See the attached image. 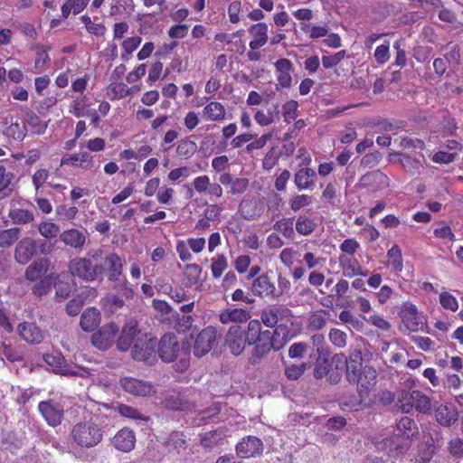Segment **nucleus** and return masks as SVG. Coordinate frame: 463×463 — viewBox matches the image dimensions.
Segmentation results:
<instances>
[{
  "instance_id": "obj_47",
  "label": "nucleus",
  "mask_w": 463,
  "mask_h": 463,
  "mask_svg": "<svg viewBox=\"0 0 463 463\" xmlns=\"http://www.w3.org/2000/svg\"><path fill=\"white\" fill-rule=\"evenodd\" d=\"M130 94L131 89L122 82L110 84L107 91V95L111 100L120 99Z\"/></svg>"
},
{
  "instance_id": "obj_8",
  "label": "nucleus",
  "mask_w": 463,
  "mask_h": 463,
  "mask_svg": "<svg viewBox=\"0 0 463 463\" xmlns=\"http://www.w3.org/2000/svg\"><path fill=\"white\" fill-rule=\"evenodd\" d=\"M156 340L153 337L141 335L131 348V356L134 360L151 363L155 360V348Z\"/></svg>"
},
{
  "instance_id": "obj_7",
  "label": "nucleus",
  "mask_w": 463,
  "mask_h": 463,
  "mask_svg": "<svg viewBox=\"0 0 463 463\" xmlns=\"http://www.w3.org/2000/svg\"><path fill=\"white\" fill-rule=\"evenodd\" d=\"M376 378L377 372L370 365L364 366L357 375V380L354 383L357 384V392L360 397L359 406L369 397V393L376 383Z\"/></svg>"
},
{
  "instance_id": "obj_50",
  "label": "nucleus",
  "mask_w": 463,
  "mask_h": 463,
  "mask_svg": "<svg viewBox=\"0 0 463 463\" xmlns=\"http://www.w3.org/2000/svg\"><path fill=\"white\" fill-rule=\"evenodd\" d=\"M88 107L87 98L85 96L79 97L71 103L69 112L77 118H82L88 115Z\"/></svg>"
},
{
  "instance_id": "obj_6",
  "label": "nucleus",
  "mask_w": 463,
  "mask_h": 463,
  "mask_svg": "<svg viewBox=\"0 0 463 463\" xmlns=\"http://www.w3.org/2000/svg\"><path fill=\"white\" fill-rule=\"evenodd\" d=\"M225 345L232 354L240 355L249 345V326L244 330L240 326H232L225 335Z\"/></svg>"
},
{
  "instance_id": "obj_18",
  "label": "nucleus",
  "mask_w": 463,
  "mask_h": 463,
  "mask_svg": "<svg viewBox=\"0 0 463 463\" xmlns=\"http://www.w3.org/2000/svg\"><path fill=\"white\" fill-rule=\"evenodd\" d=\"M435 419L439 424L449 427L458 420V410L452 403L445 402L439 404L434 411Z\"/></svg>"
},
{
  "instance_id": "obj_45",
  "label": "nucleus",
  "mask_w": 463,
  "mask_h": 463,
  "mask_svg": "<svg viewBox=\"0 0 463 463\" xmlns=\"http://www.w3.org/2000/svg\"><path fill=\"white\" fill-rule=\"evenodd\" d=\"M316 223L310 217L301 214L296 221V230L301 235H309L316 229Z\"/></svg>"
},
{
  "instance_id": "obj_19",
  "label": "nucleus",
  "mask_w": 463,
  "mask_h": 463,
  "mask_svg": "<svg viewBox=\"0 0 463 463\" xmlns=\"http://www.w3.org/2000/svg\"><path fill=\"white\" fill-rule=\"evenodd\" d=\"M17 330L21 338L28 344L37 345L44 339V332L35 323H21Z\"/></svg>"
},
{
  "instance_id": "obj_53",
  "label": "nucleus",
  "mask_w": 463,
  "mask_h": 463,
  "mask_svg": "<svg viewBox=\"0 0 463 463\" xmlns=\"http://www.w3.org/2000/svg\"><path fill=\"white\" fill-rule=\"evenodd\" d=\"M348 289L349 282L344 279H339L333 288L334 294L325 298L324 302H322V305L324 307H330L332 306V301L329 298L331 297L341 298L347 293Z\"/></svg>"
},
{
  "instance_id": "obj_62",
  "label": "nucleus",
  "mask_w": 463,
  "mask_h": 463,
  "mask_svg": "<svg viewBox=\"0 0 463 463\" xmlns=\"http://www.w3.org/2000/svg\"><path fill=\"white\" fill-rule=\"evenodd\" d=\"M439 303L443 308L448 310L455 312L458 309V302L457 298L447 291L440 293Z\"/></svg>"
},
{
  "instance_id": "obj_10",
  "label": "nucleus",
  "mask_w": 463,
  "mask_h": 463,
  "mask_svg": "<svg viewBox=\"0 0 463 463\" xmlns=\"http://www.w3.org/2000/svg\"><path fill=\"white\" fill-rule=\"evenodd\" d=\"M141 335H146L139 328L137 322L135 319L128 320L118 336L117 347L120 351H128L133 347L137 339Z\"/></svg>"
},
{
  "instance_id": "obj_41",
  "label": "nucleus",
  "mask_w": 463,
  "mask_h": 463,
  "mask_svg": "<svg viewBox=\"0 0 463 463\" xmlns=\"http://www.w3.org/2000/svg\"><path fill=\"white\" fill-rule=\"evenodd\" d=\"M90 0H66L61 6V15L68 18L71 13L78 14L88 5Z\"/></svg>"
},
{
  "instance_id": "obj_12",
  "label": "nucleus",
  "mask_w": 463,
  "mask_h": 463,
  "mask_svg": "<svg viewBox=\"0 0 463 463\" xmlns=\"http://www.w3.org/2000/svg\"><path fill=\"white\" fill-rule=\"evenodd\" d=\"M44 362L57 373L68 376H85L89 373L85 370H73L65 364V359L60 353L46 354Z\"/></svg>"
},
{
  "instance_id": "obj_16",
  "label": "nucleus",
  "mask_w": 463,
  "mask_h": 463,
  "mask_svg": "<svg viewBox=\"0 0 463 463\" xmlns=\"http://www.w3.org/2000/svg\"><path fill=\"white\" fill-rule=\"evenodd\" d=\"M216 339V331L213 327L208 326L203 329L196 336L194 345V354L202 357L208 354Z\"/></svg>"
},
{
  "instance_id": "obj_55",
  "label": "nucleus",
  "mask_w": 463,
  "mask_h": 463,
  "mask_svg": "<svg viewBox=\"0 0 463 463\" xmlns=\"http://www.w3.org/2000/svg\"><path fill=\"white\" fill-rule=\"evenodd\" d=\"M27 124L34 134L42 135L47 128V122L43 121L35 113L27 114Z\"/></svg>"
},
{
  "instance_id": "obj_35",
  "label": "nucleus",
  "mask_w": 463,
  "mask_h": 463,
  "mask_svg": "<svg viewBox=\"0 0 463 463\" xmlns=\"http://www.w3.org/2000/svg\"><path fill=\"white\" fill-rule=\"evenodd\" d=\"M226 109L218 101L209 102L203 109V116L211 121L222 122L226 118Z\"/></svg>"
},
{
  "instance_id": "obj_3",
  "label": "nucleus",
  "mask_w": 463,
  "mask_h": 463,
  "mask_svg": "<svg viewBox=\"0 0 463 463\" xmlns=\"http://www.w3.org/2000/svg\"><path fill=\"white\" fill-rule=\"evenodd\" d=\"M69 272L84 281H94L103 272V267L92 264L91 260L87 258L77 257L69 261Z\"/></svg>"
},
{
  "instance_id": "obj_61",
  "label": "nucleus",
  "mask_w": 463,
  "mask_h": 463,
  "mask_svg": "<svg viewBox=\"0 0 463 463\" xmlns=\"http://www.w3.org/2000/svg\"><path fill=\"white\" fill-rule=\"evenodd\" d=\"M52 280V277L51 275L40 279L37 283L33 285L32 288L33 293L37 297H42L47 294L51 290Z\"/></svg>"
},
{
  "instance_id": "obj_64",
  "label": "nucleus",
  "mask_w": 463,
  "mask_h": 463,
  "mask_svg": "<svg viewBox=\"0 0 463 463\" xmlns=\"http://www.w3.org/2000/svg\"><path fill=\"white\" fill-rule=\"evenodd\" d=\"M298 104L296 100H288L282 107V114L287 122H290L298 117Z\"/></svg>"
},
{
  "instance_id": "obj_28",
  "label": "nucleus",
  "mask_w": 463,
  "mask_h": 463,
  "mask_svg": "<svg viewBox=\"0 0 463 463\" xmlns=\"http://www.w3.org/2000/svg\"><path fill=\"white\" fill-rule=\"evenodd\" d=\"M316 172L309 167H302L294 175V183L299 191L312 190L315 186Z\"/></svg>"
},
{
  "instance_id": "obj_52",
  "label": "nucleus",
  "mask_w": 463,
  "mask_h": 463,
  "mask_svg": "<svg viewBox=\"0 0 463 463\" xmlns=\"http://www.w3.org/2000/svg\"><path fill=\"white\" fill-rule=\"evenodd\" d=\"M118 411L121 416L134 420L136 421H147L148 420V417L142 414L137 409H135L131 406L126 405V404H119L118 406Z\"/></svg>"
},
{
  "instance_id": "obj_23",
  "label": "nucleus",
  "mask_w": 463,
  "mask_h": 463,
  "mask_svg": "<svg viewBox=\"0 0 463 463\" xmlns=\"http://www.w3.org/2000/svg\"><path fill=\"white\" fill-rule=\"evenodd\" d=\"M249 33L252 37L249 46L251 50H258L263 47L268 42V25L266 23L260 22L252 24L249 30Z\"/></svg>"
},
{
  "instance_id": "obj_30",
  "label": "nucleus",
  "mask_w": 463,
  "mask_h": 463,
  "mask_svg": "<svg viewBox=\"0 0 463 463\" xmlns=\"http://www.w3.org/2000/svg\"><path fill=\"white\" fill-rule=\"evenodd\" d=\"M165 406L173 411H190L194 409V404L188 397L182 393H173L165 400Z\"/></svg>"
},
{
  "instance_id": "obj_49",
  "label": "nucleus",
  "mask_w": 463,
  "mask_h": 463,
  "mask_svg": "<svg viewBox=\"0 0 463 463\" xmlns=\"http://www.w3.org/2000/svg\"><path fill=\"white\" fill-rule=\"evenodd\" d=\"M39 233L47 240L55 239L60 234V227L52 222H42L38 224Z\"/></svg>"
},
{
  "instance_id": "obj_34",
  "label": "nucleus",
  "mask_w": 463,
  "mask_h": 463,
  "mask_svg": "<svg viewBox=\"0 0 463 463\" xmlns=\"http://www.w3.org/2000/svg\"><path fill=\"white\" fill-rule=\"evenodd\" d=\"M250 317V314L245 308H227L219 315V319L222 324L246 322Z\"/></svg>"
},
{
  "instance_id": "obj_1",
  "label": "nucleus",
  "mask_w": 463,
  "mask_h": 463,
  "mask_svg": "<svg viewBox=\"0 0 463 463\" xmlns=\"http://www.w3.org/2000/svg\"><path fill=\"white\" fill-rule=\"evenodd\" d=\"M99 406L109 409L106 403L97 404L94 401H90L88 404L89 410L92 416L87 420L76 422L71 429L70 437L73 445L80 449H90L99 445L103 439V430L96 423L99 419Z\"/></svg>"
},
{
  "instance_id": "obj_32",
  "label": "nucleus",
  "mask_w": 463,
  "mask_h": 463,
  "mask_svg": "<svg viewBox=\"0 0 463 463\" xmlns=\"http://www.w3.org/2000/svg\"><path fill=\"white\" fill-rule=\"evenodd\" d=\"M61 241L67 246L81 250L86 242V235L77 230L69 229L60 234Z\"/></svg>"
},
{
  "instance_id": "obj_42",
  "label": "nucleus",
  "mask_w": 463,
  "mask_h": 463,
  "mask_svg": "<svg viewBox=\"0 0 463 463\" xmlns=\"http://www.w3.org/2000/svg\"><path fill=\"white\" fill-rule=\"evenodd\" d=\"M4 133L6 137L14 140H22L26 135V128L24 122L16 119L5 128Z\"/></svg>"
},
{
  "instance_id": "obj_44",
  "label": "nucleus",
  "mask_w": 463,
  "mask_h": 463,
  "mask_svg": "<svg viewBox=\"0 0 463 463\" xmlns=\"http://www.w3.org/2000/svg\"><path fill=\"white\" fill-rule=\"evenodd\" d=\"M415 406L414 409L422 414H430L432 410V401L431 399L423 393L422 392L417 390L415 392Z\"/></svg>"
},
{
  "instance_id": "obj_21",
  "label": "nucleus",
  "mask_w": 463,
  "mask_h": 463,
  "mask_svg": "<svg viewBox=\"0 0 463 463\" xmlns=\"http://www.w3.org/2000/svg\"><path fill=\"white\" fill-rule=\"evenodd\" d=\"M109 280L119 283L123 272V260L115 252L109 253L104 259Z\"/></svg>"
},
{
  "instance_id": "obj_58",
  "label": "nucleus",
  "mask_w": 463,
  "mask_h": 463,
  "mask_svg": "<svg viewBox=\"0 0 463 463\" xmlns=\"http://www.w3.org/2000/svg\"><path fill=\"white\" fill-rule=\"evenodd\" d=\"M307 367L306 363L300 364H288L285 365V375L290 381H296L301 377Z\"/></svg>"
},
{
  "instance_id": "obj_2",
  "label": "nucleus",
  "mask_w": 463,
  "mask_h": 463,
  "mask_svg": "<svg viewBox=\"0 0 463 463\" xmlns=\"http://www.w3.org/2000/svg\"><path fill=\"white\" fill-rule=\"evenodd\" d=\"M269 331H261L260 322L252 319L249 322V345H254L250 358L251 364H257L266 357L274 346L269 338Z\"/></svg>"
},
{
  "instance_id": "obj_54",
  "label": "nucleus",
  "mask_w": 463,
  "mask_h": 463,
  "mask_svg": "<svg viewBox=\"0 0 463 463\" xmlns=\"http://www.w3.org/2000/svg\"><path fill=\"white\" fill-rule=\"evenodd\" d=\"M293 225H294L293 219H291V218H288V219L283 218L281 220L277 221L274 223L273 228L277 232L282 233L286 238L291 239L294 236V234H295Z\"/></svg>"
},
{
  "instance_id": "obj_20",
  "label": "nucleus",
  "mask_w": 463,
  "mask_h": 463,
  "mask_svg": "<svg viewBox=\"0 0 463 463\" xmlns=\"http://www.w3.org/2000/svg\"><path fill=\"white\" fill-rule=\"evenodd\" d=\"M339 267L343 271L344 277L354 278L356 276L366 277L368 270L364 269L360 262L353 256L341 255L338 258Z\"/></svg>"
},
{
  "instance_id": "obj_46",
  "label": "nucleus",
  "mask_w": 463,
  "mask_h": 463,
  "mask_svg": "<svg viewBox=\"0 0 463 463\" xmlns=\"http://www.w3.org/2000/svg\"><path fill=\"white\" fill-rule=\"evenodd\" d=\"M211 271L213 279H220L228 267V260L224 254H216L211 260Z\"/></svg>"
},
{
  "instance_id": "obj_22",
  "label": "nucleus",
  "mask_w": 463,
  "mask_h": 463,
  "mask_svg": "<svg viewBox=\"0 0 463 463\" xmlns=\"http://www.w3.org/2000/svg\"><path fill=\"white\" fill-rule=\"evenodd\" d=\"M111 442L118 450L129 452L135 447L136 436L131 430L124 428L115 434Z\"/></svg>"
},
{
  "instance_id": "obj_63",
  "label": "nucleus",
  "mask_w": 463,
  "mask_h": 463,
  "mask_svg": "<svg viewBox=\"0 0 463 463\" xmlns=\"http://www.w3.org/2000/svg\"><path fill=\"white\" fill-rule=\"evenodd\" d=\"M346 55L345 51L342 50L334 54L323 55L322 64L326 69H331L336 66Z\"/></svg>"
},
{
  "instance_id": "obj_9",
  "label": "nucleus",
  "mask_w": 463,
  "mask_h": 463,
  "mask_svg": "<svg viewBox=\"0 0 463 463\" xmlns=\"http://www.w3.org/2000/svg\"><path fill=\"white\" fill-rule=\"evenodd\" d=\"M185 348H182L176 336L174 335H165L158 343V355L166 363L175 361L181 356Z\"/></svg>"
},
{
  "instance_id": "obj_33",
  "label": "nucleus",
  "mask_w": 463,
  "mask_h": 463,
  "mask_svg": "<svg viewBox=\"0 0 463 463\" xmlns=\"http://www.w3.org/2000/svg\"><path fill=\"white\" fill-rule=\"evenodd\" d=\"M344 363L346 366V377L349 383H354L357 375L363 369L362 354L360 351H354L348 359H345Z\"/></svg>"
},
{
  "instance_id": "obj_24",
  "label": "nucleus",
  "mask_w": 463,
  "mask_h": 463,
  "mask_svg": "<svg viewBox=\"0 0 463 463\" xmlns=\"http://www.w3.org/2000/svg\"><path fill=\"white\" fill-rule=\"evenodd\" d=\"M274 65L279 84L282 88H289L292 84L293 63L288 59L280 58Z\"/></svg>"
},
{
  "instance_id": "obj_60",
  "label": "nucleus",
  "mask_w": 463,
  "mask_h": 463,
  "mask_svg": "<svg viewBox=\"0 0 463 463\" xmlns=\"http://www.w3.org/2000/svg\"><path fill=\"white\" fill-rule=\"evenodd\" d=\"M185 270V278H186V286H192L198 282L200 275L202 273V269L198 264H187L184 267Z\"/></svg>"
},
{
  "instance_id": "obj_11",
  "label": "nucleus",
  "mask_w": 463,
  "mask_h": 463,
  "mask_svg": "<svg viewBox=\"0 0 463 463\" xmlns=\"http://www.w3.org/2000/svg\"><path fill=\"white\" fill-rule=\"evenodd\" d=\"M293 316L291 311L284 307L270 306L264 308L260 313L262 324L268 327H274L279 325V322L291 323Z\"/></svg>"
},
{
  "instance_id": "obj_27",
  "label": "nucleus",
  "mask_w": 463,
  "mask_h": 463,
  "mask_svg": "<svg viewBox=\"0 0 463 463\" xmlns=\"http://www.w3.org/2000/svg\"><path fill=\"white\" fill-rule=\"evenodd\" d=\"M93 156L88 152L66 155L61 160V165L78 166L83 169H90L93 166Z\"/></svg>"
},
{
  "instance_id": "obj_57",
  "label": "nucleus",
  "mask_w": 463,
  "mask_h": 463,
  "mask_svg": "<svg viewBox=\"0 0 463 463\" xmlns=\"http://www.w3.org/2000/svg\"><path fill=\"white\" fill-rule=\"evenodd\" d=\"M313 203V197L308 194H296L289 199L290 209L298 212L300 209L310 205Z\"/></svg>"
},
{
  "instance_id": "obj_51",
  "label": "nucleus",
  "mask_w": 463,
  "mask_h": 463,
  "mask_svg": "<svg viewBox=\"0 0 463 463\" xmlns=\"http://www.w3.org/2000/svg\"><path fill=\"white\" fill-rule=\"evenodd\" d=\"M197 151V145L194 141L182 139L176 147L177 156L184 158H190Z\"/></svg>"
},
{
  "instance_id": "obj_17",
  "label": "nucleus",
  "mask_w": 463,
  "mask_h": 463,
  "mask_svg": "<svg viewBox=\"0 0 463 463\" xmlns=\"http://www.w3.org/2000/svg\"><path fill=\"white\" fill-rule=\"evenodd\" d=\"M120 385L125 392L137 396H147L156 392L151 383L133 377L121 378Z\"/></svg>"
},
{
  "instance_id": "obj_15",
  "label": "nucleus",
  "mask_w": 463,
  "mask_h": 463,
  "mask_svg": "<svg viewBox=\"0 0 463 463\" xmlns=\"http://www.w3.org/2000/svg\"><path fill=\"white\" fill-rule=\"evenodd\" d=\"M118 332V327L115 323L107 324L91 335V342L99 349H108L114 344Z\"/></svg>"
},
{
  "instance_id": "obj_38",
  "label": "nucleus",
  "mask_w": 463,
  "mask_h": 463,
  "mask_svg": "<svg viewBox=\"0 0 463 463\" xmlns=\"http://www.w3.org/2000/svg\"><path fill=\"white\" fill-rule=\"evenodd\" d=\"M397 430L407 439L414 438L419 430L418 426L413 419L404 416L396 424Z\"/></svg>"
},
{
  "instance_id": "obj_43",
  "label": "nucleus",
  "mask_w": 463,
  "mask_h": 463,
  "mask_svg": "<svg viewBox=\"0 0 463 463\" xmlns=\"http://www.w3.org/2000/svg\"><path fill=\"white\" fill-rule=\"evenodd\" d=\"M36 58L34 60V69L36 73H42L45 71L46 65L50 62L51 58L48 54L49 48L39 45L36 46Z\"/></svg>"
},
{
  "instance_id": "obj_5",
  "label": "nucleus",
  "mask_w": 463,
  "mask_h": 463,
  "mask_svg": "<svg viewBox=\"0 0 463 463\" xmlns=\"http://www.w3.org/2000/svg\"><path fill=\"white\" fill-rule=\"evenodd\" d=\"M400 317L403 326L411 332L421 330L427 323L424 315L411 302L402 305Z\"/></svg>"
},
{
  "instance_id": "obj_59",
  "label": "nucleus",
  "mask_w": 463,
  "mask_h": 463,
  "mask_svg": "<svg viewBox=\"0 0 463 463\" xmlns=\"http://www.w3.org/2000/svg\"><path fill=\"white\" fill-rule=\"evenodd\" d=\"M185 443H186V440L184 439V434L181 432H178V431L172 432L168 436V438L165 441V444L170 449H173L176 450L177 452H179L180 449H183L185 448Z\"/></svg>"
},
{
  "instance_id": "obj_37",
  "label": "nucleus",
  "mask_w": 463,
  "mask_h": 463,
  "mask_svg": "<svg viewBox=\"0 0 463 463\" xmlns=\"http://www.w3.org/2000/svg\"><path fill=\"white\" fill-rule=\"evenodd\" d=\"M417 390H401L397 394V405L404 413L411 412L415 406V392Z\"/></svg>"
},
{
  "instance_id": "obj_29",
  "label": "nucleus",
  "mask_w": 463,
  "mask_h": 463,
  "mask_svg": "<svg viewBox=\"0 0 463 463\" xmlns=\"http://www.w3.org/2000/svg\"><path fill=\"white\" fill-rule=\"evenodd\" d=\"M379 449L385 450L390 456L396 457L404 454L409 449L408 441H401L398 436H392L383 440Z\"/></svg>"
},
{
  "instance_id": "obj_14",
  "label": "nucleus",
  "mask_w": 463,
  "mask_h": 463,
  "mask_svg": "<svg viewBox=\"0 0 463 463\" xmlns=\"http://www.w3.org/2000/svg\"><path fill=\"white\" fill-rule=\"evenodd\" d=\"M251 292L254 296L260 298H270L276 299L279 297L275 284L268 274H262L253 279L251 283Z\"/></svg>"
},
{
  "instance_id": "obj_26",
  "label": "nucleus",
  "mask_w": 463,
  "mask_h": 463,
  "mask_svg": "<svg viewBox=\"0 0 463 463\" xmlns=\"http://www.w3.org/2000/svg\"><path fill=\"white\" fill-rule=\"evenodd\" d=\"M269 336H271L269 338L274 346V351H279L292 339L293 335L290 333L288 323H280L273 332L269 331Z\"/></svg>"
},
{
  "instance_id": "obj_4",
  "label": "nucleus",
  "mask_w": 463,
  "mask_h": 463,
  "mask_svg": "<svg viewBox=\"0 0 463 463\" xmlns=\"http://www.w3.org/2000/svg\"><path fill=\"white\" fill-rule=\"evenodd\" d=\"M38 411L49 426L57 427L63 420L64 405L59 399L52 398L40 402Z\"/></svg>"
},
{
  "instance_id": "obj_40",
  "label": "nucleus",
  "mask_w": 463,
  "mask_h": 463,
  "mask_svg": "<svg viewBox=\"0 0 463 463\" xmlns=\"http://www.w3.org/2000/svg\"><path fill=\"white\" fill-rule=\"evenodd\" d=\"M388 266L395 273H400L403 269L402 250L398 245H393L387 251Z\"/></svg>"
},
{
  "instance_id": "obj_31",
  "label": "nucleus",
  "mask_w": 463,
  "mask_h": 463,
  "mask_svg": "<svg viewBox=\"0 0 463 463\" xmlns=\"http://www.w3.org/2000/svg\"><path fill=\"white\" fill-rule=\"evenodd\" d=\"M50 267L49 259H40L32 262L25 270V278L30 281L43 279Z\"/></svg>"
},
{
  "instance_id": "obj_39",
  "label": "nucleus",
  "mask_w": 463,
  "mask_h": 463,
  "mask_svg": "<svg viewBox=\"0 0 463 463\" xmlns=\"http://www.w3.org/2000/svg\"><path fill=\"white\" fill-rule=\"evenodd\" d=\"M142 42L140 36L135 35L123 39L121 43L122 52L120 58L123 61H128L132 57L134 51L137 49Z\"/></svg>"
},
{
  "instance_id": "obj_25",
  "label": "nucleus",
  "mask_w": 463,
  "mask_h": 463,
  "mask_svg": "<svg viewBox=\"0 0 463 463\" xmlns=\"http://www.w3.org/2000/svg\"><path fill=\"white\" fill-rule=\"evenodd\" d=\"M35 251V241L30 238L21 240L14 250V259L20 264L28 263Z\"/></svg>"
},
{
  "instance_id": "obj_36",
  "label": "nucleus",
  "mask_w": 463,
  "mask_h": 463,
  "mask_svg": "<svg viewBox=\"0 0 463 463\" xmlns=\"http://www.w3.org/2000/svg\"><path fill=\"white\" fill-rule=\"evenodd\" d=\"M100 323V313L94 307L87 308L80 317V326L84 331L95 330Z\"/></svg>"
},
{
  "instance_id": "obj_13",
  "label": "nucleus",
  "mask_w": 463,
  "mask_h": 463,
  "mask_svg": "<svg viewBox=\"0 0 463 463\" xmlns=\"http://www.w3.org/2000/svg\"><path fill=\"white\" fill-rule=\"evenodd\" d=\"M264 446L260 439L255 436H247L241 439L235 447L236 453L240 458H249L260 455Z\"/></svg>"
},
{
  "instance_id": "obj_48",
  "label": "nucleus",
  "mask_w": 463,
  "mask_h": 463,
  "mask_svg": "<svg viewBox=\"0 0 463 463\" xmlns=\"http://www.w3.org/2000/svg\"><path fill=\"white\" fill-rule=\"evenodd\" d=\"M20 232L16 227L0 231V247L8 248L13 245L19 239Z\"/></svg>"
},
{
  "instance_id": "obj_56",
  "label": "nucleus",
  "mask_w": 463,
  "mask_h": 463,
  "mask_svg": "<svg viewBox=\"0 0 463 463\" xmlns=\"http://www.w3.org/2000/svg\"><path fill=\"white\" fill-rule=\"evenodd\" d=\"M301 30L307 33L311 39H318L327 35L328 27L326 25H312L305 24L301 26Z\"/></svg>"
}]
</instances>
